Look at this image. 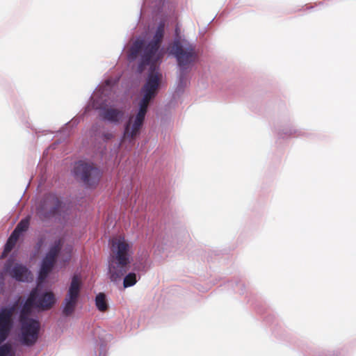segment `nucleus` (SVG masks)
<instances>
[{
	"label": "nucleus",
	"instance_id": "7",
	"mask_svg": "<svg viewBox=\"0 0 356 356\" xmlns=\"http://www.w3.org/2000/svg\"><path fill=\"white\" fill-rule=\"evenodd\" d=\"M61 207L60 199L54 193L46 195L37 209L36 214L41 220H47L59 211Z\"/></svg>",
	"mask_w": 356,
	"mask_h": 356
},
{
	"label": "nucleus",
	"instance_id": "17",
	"mask_svg": "<svg viewBox=\"0 0 356 356\" xmlns=\"http://www.w3.org/2000/svg\"><path fill=\"white\" fill-rule=\"evenodd\" d=\"M95 304H96L97 309L100 312H106L108 309V305H107L106 300V296L102 293H99L96 296Z\"/></svg>",
	"mask_w": 356,
	"mask_h": 356
},
{
	"label": "nucleus",
	"instance_id": "12",
	"mask_svg": "<svg viewBox=\"0 0 356 356\" xmlns=\"http://www.w3.org/2000/svg\"><path fill=\"white\" fill-rule=\"evenodd\" d=\"M56 263V260L50 258L45 255L42 261L41 268L39 272L38 275V281L39 282H42L45 280L49 273L51 271L54 264Z\"/></svg>",
	"mask_w": 356,
	"mask_h": 356
},
{
	"label": "nucleus",
	"instance_id": "10",
	"mask_svg": "<svg viewBox=\"0 0 356 356\" xmlns=\"http://www.w3.org/2000/svg\"><path fill=\"white\" fill-rule=\"evenodd\" d=\"M124 112L122 109L104 108L100 112V116L104 120L112 123H118L123 118Z\"/></svg>",
	"mask_w": 356,
	"mask_h": 356
},
{
	"label": "nucleus",
	"instance_id": "14",
	"mask_svg": "<svg viewBox=\"0 0 356 356\" xmlns=\"http://www.w3.org/2000/svg\"><path fill=\"white\" fill-rule=\"evenodd\" d=\"M19 237L15 235V234L12 233L10 237L8 238L3 251L1 254V258L6 257L8 254L13 250V248L15 247L17 241H18Z\"/></svg>",
	"mask_w": 356,
	"mask_h": 356
},
{
	"label": "nucleus",
	"instance_id": "6",
	"mask_svg": "<svg viewBox=\"0 0 356 356\" xmlns=\"http://www.w3.org/2000/svg\"><path fill=\"white\" fill-rule=\"evenodd\" d=\"M81 287V280L79 275H74L64 300V307L63 313L68 316L72 315L76 308L80 295Z\"/></svg>",
	"mask_w": 356,
	"mask_h": 356
},
{
	"label": "nucleus",
	"instance_id": "13",
	"mask_svg": "<svg viewBox=\"0 0 356 356\" xmlns=\"http://www.w3.org/2000/svg\"><path fill=\"white\" fill-rule=\"evenodd\" d=\"M63 243L64 239L63 238H60L55 241L54 244L49 248L48 252L46 254V256L56 260V257L58 255Z\"/></svg>",
	"mask_w": 356,
	"mask_h": 356
},
{
	"label": "nucleus",
	"instance_id": "8",
	"mask_svg": "<svg viewBox=\"0 0 356 356\" xmlns=\"http://www.w3.org/2000/svg\"><path fill=\"white\" fill-rule=\"evenodd\" d=\"M17 303L0 309V343L7 338L12 326V317Z\"/></svg>",
	"mask_w": 356,
	"mask_h": 356
},
{
	"label": "nucleus",
	"instance_id": "4",
	"mask_svg": "<svg viewBox=\"0 0 356 356\" xmlns=\"http://www.w3.org/2000/svg\"><path fill=\"white\" fill-rule=\"evenodd\" d=\"M179 28L175 29L177 38L174 40L171 47L170 53L176 58L177 64L181 71L180 76L181 81L184 79L185 71L195 62L197 55L195 47L185 39L179 37Z\"/></svg>",
	"mask_w": 356,
	"mask_h": 356
},
{
	"label": "nucleus",
	"instance_id": "16",
	"mask_svg": "<svg viewBox=\"0 0 356 356\" xmlns=\"http://www.w3.org/2000/svg\"><path fill=\"white\" fill-rule=\"evenodd\" d=\"M30 216H27L21 220L12 233L15 234V235L19 238L21 234L28 229L30 223Z\"/></svg>",
	"mask_w": 356,
	"mask_h": 356
},
{
	"label": "nucleus",
	"instance_id": "15",
	"mask_svg": "<svg viewBox=\"0 0 356 356\" xmlns=\"http://www.w3.org/2000/svg\"><path fill=\"white\" fill-rule=\"evenodd\" d=\"M19 237L15 235V234L12 233L10 237L8 238L3 251L1 254V258L6 257L8 254L13 250V248L15 247L17 241H18Z\"/></svg>",
	"mask_w": 356,
	"mask_h": 356
},
{
	"label": "nucleus",
	"instance_id": "1",
	"mask_svg": "<svg viewBox=\"0 0 356 356\" xmlns=\"http://www.w3.org/2000/svg\"><path fill=\"white\" fill-rule=\"evenodd\" d=\"M164 29L165 22L161 21L157 26L153 39L148 44H145L143 40H137L130 48L129 60L136 59L142 52L138 71L142 72L145 67L149 65V73L145 84L141 89L143 97L139 103V110L136 116H130L125 124L122 143H134L143 125L149 104L156 94L161 78L158 66L161 56L158 51L163 38Z\"/></svg>",
	"mask_w": 356,
	"mask_h": 356
},
{
	"label": "nucleus",
	"instance_id": "11",
	"mask_svg": "<svg viewBox=\"0 0 356 356\" xmlns=\"http://www.w3.org/2000/svg\"><path fill=\"white\" fill-rule=\"evenodd\" d=\"M55 302V297L53 293L46 292L41 295L38 291V297L35 300V308L41 310L50 309Z\"/></svg>",
	"mask_w": 356,
	"mask_h": 356
},
{
	"label": "nucleus",
	"instance_id": "21",
	"mask_svg": "<svg viewBox=\"0 0 356 356\" xmlns=\"http://www.w3.org/2000/svg\"><path fill=\"white\" fill-rule=\"evenodd\" d=\"M71 251H72V248H69V253H70V252H71Z\"/></svg>",
	"mask_w": 356,
	"mask_h": 356
},
{
	"label": "nucleus",
	"instance_id": "20",
	"mask_svg": "<svg viewBox=\"0 0 356 356\" xmlns=\"http://www.w3.org/2000/svg\"><path fill=\"white\" fill-rule=\"evenodd\" d=\"M104 137L106 140H110L113 138V134L111 133H106L104 134Z\"/></svg>",
	"mask_w": 356,
	"mask_h": 356
},
{
	"label": "nucleus",
	"instance_id": "3",
	"mask_svg": "<svg viewBox=\"0 0 356 356\" xmlns=\"http://www.w3.org/2000/svg\"><path fill=\"white\" fill-rule=\"evenodd\" d=\"M37 297L38 289L35 288L31 291L20 312L19 321L21 323L22 341L26 346L33 345L38 338L40 324L38 321L29 318L32 309L35 307Z\"/></svg>",
	"mask_w": 356,
	"mask_h": 356
},
{
	"label": "nucleus",
	"instance_id": "9",
	"mask_svg": "<svg viewBox=\"0 0 356 356\" xmlns=\"http://www.w3.org/2000/svg\"><path fill=\"white\" fill-rule=\"evenodd\" d=\"M6 271L9 272L10 275L19 282H29L32 280V275L28 268L21 264H15L11 269L10 264L8 263L6 265Z\"/></svg>",
	"mask_w": 356,
	"mask_h": 356
},
{
	"label": "nucleus",
	"instance_id": "18",
	"mask_svg": "<svg viewBox=\"0 0 356 356\" xmlns=\"http://www.w3.org/2000/svg\"><path fill=\"white\" fill-rule=\"evenodd\" d=\"M137 282L136 275L134 273H128L124 278L123 285L124 288L134 286Z\"/></svg>",
	"mask_w": 356,
	"mask_h": 356
},
{
	"label": "nucleus",
	"instance_id": "2",
	"mask_svg": "<svg viewBox=\"0 0 356 356\" xmlns=\"http://www.w3.org/2000/svg\"><path fill=\"white\" fill-rule=\"evenodd\" d=\"M110 245L108 273L111 281L115 282L129 270L134 252L132 245L121 236L112 238Z\"/></svg>",
	"mask_w": 356,
	"mask_h": 356
},
{
	"label": "nucleus",
	"instance_id": "5",
	"mask_svg": "<svg viewBox=\"0 0 356 356\" xmlns=\"http://www.w3.org/2000/svg\"><path fill=\"white\" fill-rule=\"evenodd\" d=\"M74 172L76 177L89 188L97 186L102 176L100 170L94 164L82 161L76 164Z\"/></svg>",
	"mask_w": 356,
	"mask_h": 356
},
{
	"label": "nucleus",
	"instance_id": "19",
	"mask_svg": "<svg viewBox=\"0 0 356 356\" xmlns=\"http://www.w3.org/2000/svg\"><path fill=\"white\" fill-rule=\"evenodd\" d=\"M0 356H15L10 344H4L0 347Z\"/></svg>",
	"mask_w": 356,
	"mask_h": 356
}]
</instances>
